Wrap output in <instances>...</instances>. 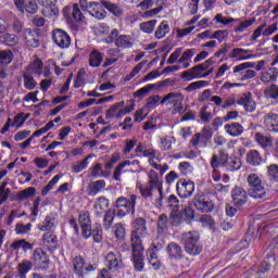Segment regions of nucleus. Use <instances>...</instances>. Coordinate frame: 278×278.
<instances>
[{
  "label": "nucleus",
  "instance_id": "nucleus-1",
  "mask_svg": "<svg viewBox=\"0 0 278 278\" xmlns=\"http://www.w3.org/2000/svg\"><path fill=\"white\" fill-rule=\"evenodd\" d=\"M169 210V218L172 225L179 227L184 220L190 223L194 220V211L190 206L179 203V199L175 194H170L165 201Z\"/></svg>",
  "mask_w": 278,
  "mask_h": 278
},
{
  "label": "nucleus",
  "instance_id": "nucleus-2",
  "mask_svg": "<svg viewBox=\"0 0 278 278\" xmlns=\"http://www.w3.org/2000/svg\"><path fill=\"white\" fill-rule=\"evenodd\" d=\"M138 197L131 194L129 198L119 197L113 204L115 214L118 218H125L127 214H136V203Z\"/></svg>",
  "mask_w": 278,
  "mask_h": 278
},
{
  "label": "nucleus",
  "instance_id": "nucleus-3",
  "mask_svg": "<svg viewBox=\"0 0 278 278\" xmlns=\"http://www.w3.org/2000/svg\"><path fill=\"white\" fill-rule=\"evenodd\" d=\"M248 68H255V63L244 62L239 65H236L232 72L227 74V77L232 81H247V79H253L257 72Z\"/></svg>",
  "mask_w": 278,
  "mask_h": 278
},
{
  "label": "nucleus",
  "instance_id": "nucleus-4",
  "mask_svg": "<svg viewBox=\"0 0 278 278\" xmlns=\"http://www.w3.org/2000/svg\"><path fill=\"white\" fill-rule=\"evenodd\" d=\"M162 179H160V174L155 169H150L148 173V184L147 186H139V192L147 201L153 199L154 190H162Z\"/></svg>",
  "mask_w": 278,
  "mask_h": 278
},
{
  "label": "nucleus",
  "instance_id": "nucleus-5",
  "mask_svg": "<svg viewBox=\"0 0 278 278\" xmlns=\"http://www.w3.org/2000/svg\"><path fill=\"white\" fill-rule=\"evenodd\" d=\"M199 240H201V236L198 231H188L181 235L180 242L184 244L186 253L199 255L203 251Z\"/></svg>",
  "mask_w": 278,
  "mask_h": 278
},
{
  "label": "nucleus",
  "instance_id": "nucleus-6",
  "mask_svg": "<svg viewBox=\"0 0 278 278\" xmlns=\"http://www.w3.org/2000/svg\"><path fill=\"white\" fill-rule=\"evenodd\" d=\"M149 237V229L147 228V220L138 217L132 222V230L130 233L131 247H142V240Z\"/></svg>",
  "mask_w": 278,
  "mask_h": 278
},
{
  "label": "nucleus",
  "instance_id": "nucleus-7",
  "mask_svg": "<svg viewBox=\"0 0 278 278\" xmlns=\"http://www.w3.org/2000/svg\"><path fill=\"white\" fill-rule=\"evenodd\" d=\"M63 16L64 18H66V22L68 23L73 31H77V29H79V26L84 23V20L86 18L84 16V13H81V10L79 9V4L77 3L73 4V7H64Z\"/></svg>",
  "mask_w": 278,
  "mask_h": 278
},
{
  "label": "nucleus",
  "instance_id": "nucleus-8",
  "mask_svg": "<svg viewBox=\"0 0 278 278\" xmlns=\"http://www.w3.org/2000/svg\"><path fill=\"white\" fill-rule=\"evenodd\" d=\"M248 185L250 187L248 191L249 197L256 201L266 199V188H264V182H262V178L257 174H250L248 176Z\"/></svg>",
  "mask_w": 278,
  "mask_h": 278
},
{
  "label": "nucleus",
  "instance_id": "nucleus-9",
  "mask_svg": "<svg viewBox=\"0 0 278 278\" xmlns=\"http://www.w3.org/2000/svg\"><path fill=\"white\" fill-rule=\"evenodd\" d=\"M243 105L245 112H255V101L251 93H242L240 96L231 97L225 100L222 105L223 110H227V108H231V105Z\"/></svg>",
  "mask_w": 278,
  "mask_h": 278
},
{
  "label": "nucleus",
  "instance_id": "nucleus-10",
  "mask_svg": "<svg viewBox=\"0 0 278 278\" xmlns=\"http://www.w3.org/2000/svg\"><path fill=\"white\" fill-rule=\"evenodd\" d=\"M103 42L106 45H112L114 42L115 47H118L119 49H131V47H134V37L129 35H121L118 29L114 28Z\"/></svg>",
  "mask_w": 278,
  "mask_h": 278
},
{
  "label": "nucleus",
  "instance_id": "nucleus-11",
  "mask_svg": "<svg viewBox=\"0 0 278 278\" xmlns=\"http://www.w3.org/2000/svg\"><path fill=\"white\" fill-rule=\"evenodd\" d=\"M197 55V49L191 48L187 49L184 52V48H176V50L169 55L167 60V64H184V62H190L191 58H194Z\"/></svg>",
  "mask_w": 278,
  "mask_h": 278
},
{
  "label": "nucleus",
  "instance_id": "nucleus-12",
  "mask_svg": "<svg viewBox=\"0 0 278 278\" xmlns=\"http://www.w3.org/2000/svg\"><path fill=\"white\" fill-rule=\"evenodd\" d=\"M184 99L186 97L181 92H169L161 100V105H173L175 112H184Z\"/></svg>",
  "mask_w": 278,
  "mask_h": 278
},
{
  "label": "nucleus",
  "instance_id": "nucleus-13",
  "mask_svg": "<svg viewBox=\"0 0 278 278\" xmlns=\"http://www.w3.org/2000/svg\"><path fill=\"white\" fill-rule=\"evenodd\" d=\"M37 3L41 5V14L45 18H58V15L60 14L58 0H37Z\"/></svg>",
  "mask_w": 278,
  "mask_h": 278
},
{
  "label": "nucleus",
  "instance_id": "nucleus-14",
  "mask_svg": "<svg viewBox=\"0 0 278 278\" xmlns=\"http://www.w3.org/2000/svg\"><path fill=\"white\" fill-rule=\"evenodd\" d=\"M176 191L180 199H190L194 194V181L188 179L178 180Z\"/></svg>",
  "mask_w": 278,
  "mask_h": 278
},
{
  "label": "nucleus",
  "instance_id": "nucleus-15",
  "mask_svg": "<svg viewBox=\"0 0 278 278\" xmlns=\"http://www.w3.org/2000/svg\"><path fill=\"white\" fill-rule=\"evenodd\" d=\"M132 247V257L131 262L134 268L137 273H142L144 270V247L143 245H131Z\"/></svg>",
  "mask_w": 278,
  "mask_h": 278
},
{
  "label": "nucleus",
  "instance_id": "nucleus-16",
  "mask_svg": "<svg viewBox=\"0 0 278 278\" xmlns=\"http://www.w3.org/2000/svg\"><path fill=\"white\" fill-rule=\"evenodd\" d=\"M22 39L29 49H38V47H40V35L31 28L23 29Z\"/></svg>",
  "mask_w": 278,
  "mask_h": 278
},
{
  "label": "nucleus",
  "instance_id": "nucleus-17",
  "mask_svg": "<svg viewBox=\"0 0 278 278\" xmlns=\"http://www.w3.org/2000/svg\"><path fill=\"white\" fill-rule=\"evenodd\" d=\"M52 40L60 49H68L71 47V36L64 29L55 28L52 31Z\"/></svg>",
  "mask_w": 278,
  "mask_h": 278
},
{
  "label": "nucleus",
  "instance_id": "nucleus-18",
  "mask_svg": "<svg viewBox=\"0 0 278 278\" xmlns=\"http://www.w3.org/2000/svg\"><path fill=\"white\" fill-rule=\"evenodd\" d=\"M193 205L199 212H203L204 214H210V212H214V202L211 200H205V197L201 194H197L193 198Z\"/></svg>",
  "mask_w": 278,
  "mask_h": 278
},
{
  "label": "nucleus",
  "instance_id": "nucleus-19",
  "mask_svg": "<svg viewBox=\"0 0 278 278\" xmlns=\"http://www.w3.org/2000/svg\"><path fill=\"white\" fill-rule=\"evenodd\" d=\"M78 223L81 228L83 238H90V236H92V224L90 222V215L86 212H80Z\"/></svg>",
  "mask_w": 278,
  "mask_h": 278
},
{
  "label": "nucleus",
  "instance_id": "nucleus-20",
  "mask_svg": "<svg viewBox=\"0 0 278 278\" xmlns=\"http://www.w3.org/2000/svg\"><path fill=\"white\" fill-rule=\"evenodd\" d=\"M231 197L235 207H242L249 201V195L242 187H235L231 191Z\"/></svg>",
  "mask_w": 278,
  "mask_h": 278
},
{
  "label": "nucleus",
  "instance_id": "nucleus-21",
  "mask_svg": "<svg viewBox=\"0 0 278 278\" xmlns=\"http://www.w3.org/2000/svg\"><path fill=\"white\" fill-rule=\"evenodd\" d=\"M249 53H253V50L233 48L229 52L228 58H230V60H238L239 62H242L244 60H252V58H255V54H249Z\"/></svg>",
  "mask_w": 278,
  "mask_h": 278
},
{
  "label": "nucleus",
  "instance_id": "nucleus-22",
  "mask_svg": "<svg viewBox=\"0 0 278 278\" xmlns=\"http://www.w3.org/2000/svg\"><path fill=\"white\" fill-rule=\"evenodd\" d=\"M169 260L178 262L184 257V249L176 242H170L166 248Z\"/></svg>",
  "mask_w": 278,
  "mask_h": 278
},
{
  "label": "nucleus",
  "instance_id": "nucleus-23",
  "mask_svg": "<svg viewBox=\"0 0 278 278\" xmlns=\"http://www.w3.org/2000/svg\"><path fill=\"white\" fill-rule=\"evenodd\" d=\"M58 227V214L50 213L38 227L39 231H53Z\"/></svg>",
  "mask_w": 278,
  "mask_h": 278
},
{
  "label": "nucleus",
  "instance_id": "nucleus-24",
  "mask_svg": "<svg viewBox=\"0 0 278 278\" xmlns=\"http://www.w3.org/2000/svg\"><path fill=\"white\" fill-rule=\"evenodd\" d=\"M123 258H121V254L109 252L105 256V265L109 268V270H118V268H121Z\"/></svg>",
  "mask_w": 278,
  "mask_h": 278
},
{
  "label": "nucleus",
  "instance_id": "nucleus-25",
  "mask_svg": "<svg viewBox=\"0 0 278 278\" xmlns=\"http://www.w3.org/2000/svg\"><path fill=\"white\" fill-rule=\"evenodd\" d=\"M89 14L98 21H103L108 16V12L103 10V4L99 2H89Z\"/></svg>",
  "mask_w": 278,
  "mask_h": 278
},
{
  "label": "nucleus",
  "instance_id": "nucleus-26",
  "mask_svg": "<svg viewBox=\"0 0 278 278\" xmlns=\"http://www.w3.org/2000/svg\"><path fill=\"white\" fill-rule=\"evenodd\" d=\"M264 127L267 131L278 134V114L267 113L264 118Z\"/></svg>",
  "mask_w": 278,
  "mask_h": 278
},
{
  "label": "nucleus",
  "instance_id": "nucleus-27",
  "mask_svg": "<svg viewBox=\"0 0 278 278\" xmlns=\"http://www.w3.org/2000/svg\"><path fill=\"white\" fill-rule=\"evenodd\" d=\"M123 108H125V101L113 104L106 112V118H123L125 116Z\"/></svg>",
  "mask_w": 278,
  "mask_h": 278
},
{
  "label": "nucleus",
  "instance_id": "nucleus-28",
  "mask_svg": "<svg viewBox=\"0 0 278 278\" xmlns=\"http://www.w3.org/2000/svg\"><path fill=\"white\" fill-rule=\"evenodd\" d=\"M34 268V263L29 260H23L16 266V277L17 278H27V274Z\"/></svg>",
  "mask_w": 278,
  "mask_h": 278
},
{
  "label": "nucleus",
  "instance_id": "nucleus-29",
  "mask_svg": "<svg viewBox=\"0 0 278 278\" xmlns=\"http://www.w3.org/2000/svg\"><path fill=\"white\" fill-rule=\"evenodd\" d=\"M88 64L91 68H99L103 64V53L97 49H92L88 56Z\"/></svg>",
  "mask_w": 278,
  "mask_h": 278
},
{
  "label": "nucleus",
  "instance_id": "nucleus-30",
  "mask_svg": "<svg viewBox=\"0 0 278 278\" xmlns=\"http://www.w3.org/2000/svg\"><path fill=\"white\" fill-rule=\"evenodd\" d=\"M225 164H227V152L220 150L218 154H213L211 159L213 169L220 168V166L225 168Z\"/></svg>",
  "mask_w": 278,
  "mask_h": 278
},
{
  "label": "nucleus",
  "instance_id": "nucleus-31",
  "mask_svg": "<svg viewBox=\"0 0 278 278\" xmlns=\"http://www.w3.org/2000/svg\"><path fill=\"white\" fill-rule=\"evenodd\" d=\"M224 129L226 134L232 136V138H238V136H242V134H244V127L240 123L236 122L226 124Z\"/></svg>",
  "mask_w": 278,
  "mask_h": 278
},
{
  "label": "nucleus",
  "instance_id": "nucleus-32",
  "mask_svg": "<svg viewBox=\"0 0 278 278\" xmlns=\"http://www.w3.org/2000/svg\"><path fill=\"white\" fill-rule=\"evenodd\" d=\"M247 162L251 166H260L264 164V156H262L257 150H250L247 153Z\"/></svg>",
  "mask_w": 278,
  "mask_h": 278
},
{
  "label": "nucleus",
  "instance_id": "nucleus-33",
  "mask_svg": "<svg viewBox=\"0 0 278 278\" xmlns=\"http://www.w3.org/2000/svg\"><path fill=\"white\" fill-rule=\"evenodd\" d=\"M33 261L35 264H49V256L42 248H36L33 252Z\"/></svg>",
  "mask_w": 278,
  "mask_h": 278
},
{
  "label": "nucleus",
  "instance_id": "nucleus-34",
  "mask_svg": "<svg viewBox=\"0 0 278 278\" xmlns=\"http://www.w3.org/2000/svg\"><path fill=\"white\" fill-rule=\"evenodd\" d=\"M208 143L210 141L206 138L202 137L199 132L193 135L190 140V144L191 147H193V149H205Z\"/></svg>",
  "mask_w": 278,
  "mask_h": 278
},
{
  "label": "nucleus",
  "instance_id": "nucleus-35",
  "mask_svg": "<svg viewBox=\"0 0 278 278\" xmlns=\"http://www.w3.org/2000/svg\"><path fill=\"white\" fill-rule=\"evenodd\" d=\"M102 188H105V180H96L88 186V195L97 197L101 192Z\"/></svg>",
  "mask_w": 278,
  "mask_h": 278
},
{
  "label": "nucleus",
  "instance_id": "nucleus-36",
  "mask_svg": "<svg viewBox=\"0 0 278 278\" xmlns=\"http://www.w3.org/2000/svg\"><path fill=\"white\" fill-rule=\"evenodd\" d=\"M28 71L33 75H37V77H40L42 75V71H45V64L42 63V60L36 58L28 66Z\"/></svg>",
  "mask_w": 278,
  "mask_h": 278
},
{
  "label": "nucleus",
  "instance_id": "nucleus-37",
  "mask_svg": "<svg viewBox=\"0 0 278 278\" xmlns=\"http://www.w3.org/2000/svg\"><path fill=\"white\" fill-rule=\"evenodd\" d=\"M101 3L114 16H123V8L121 5L105 0H102Z\"/></svg>",
  "mask_w": 278,
  "mask_h": 278
},
{
  "label": "nucleus",
  "instance_id": "nucleus-38",
  "mask_svg": "<svg viewBox=\"0 0 278 278\" xmlns=\"http://www.w3.org/2000/svg\"><path fill=\"white\" fill-rule=\"evenodd\" d=\"M224 168L230 170L231 173H233V170H240V168H242V162H240V159L229 157V154H227V161Z\"/></svg>",
  "mask_w": 278,
  "mask_h": 278
},
{
  "label": "nucleus",
  "instance_id": "nucleus-39",
  "mask_svg": "<svg viewBox=\"0 0 278 278\" xmlns=\"http://www.w3.org/2000/svg\"><path fill=\"white\" fill-rule=\"evenodd\" d=\"M254 139L257 144L262 147V149H268V147H273V138L264 136L262 132H256Z\"/></svg>",
  "mask_w": 278,
  "mask_h": 278
},
{
  "label": "nucleus",
  "instance_id": "nucleus-40",
  "mask_svg": "<svg viewBox=\"0 0 278 278\" xmlns=\"http://www.w3.org/2000/svg\"><path fill=\"white\" fill-rule=\"evenodd\" d=\"M86 261L81 256H75L73 260L74 273L77 277H84V266Z\"/></svg>",
  "mask_w": 278,
  "mask_h": 278
},
{
  "label": "nucleus",
  "instance_id": "nucleus-41",
  "mask_svg": "<svg viewBox=\"0 0 278 278\" xmlns=\"http://www.w3.org/2000/svg\"><path fill=\"white\" fill-rule=\"evenodd\" d=\"M277 70L275 67H270L268 71L262 73L261 81L264 84H270V81L277 80Z\"/></svg>",
  "mask_w": 278,
  "mask_h": 278
},
{
  "label": "nucleus",
  "instance_id": "nucleus-42",
  "mask_svg": "<svg viewBox=\"0 0 278 278\" xmlns=\"http://www.w3.org/2000/svg\"><path fill=\"white\" fill-rule=\"evenodd\" d=\"M127 166H131V161L126 160L118 164V166L115 168V170L113 173V179L115 181H121V175L123 173H127V170H125V168H127Z\"/></svg>",
  "mask_w": 278,
  "mask_h": 278
},
{
  "label": "nucleus",
  "instance_id": "nucleus-43",
  "mask_svg": "<svg viewBox=\"0 0 278 278\" xmlns=\"http://www.w3.org/2000/svg\"><path fill=\"white\" fill-rule=\"evenodd\" d=\"M169 31L170 26L168 25V22L163 21L155 30V38H157V40H162V38H165L166 34H169Z\"/></svg>",
  "mask_w": 278,
  "mask_h": 278
},
{
  "label": "nucleus",
  "instance_id": "nucleus-44",
  "mask_svg": "<svg viewBox=\"0 0 278 278\" xmlns=\"http://www.w3.org/2000/svg\"><path fill=\"white\" fill-rule=\"evenodd\" d=\"M210 86V81L207 80H197L189 84L187 87L184 88L185 92H194L195 90H201V88H205Z\"/></svg>",
  "mask_w": 278,
  "mask_h": 278
},
{
  "label": "nucleus",
  "instance_id": "nucleus-45",
  "mask_svg": "<svg viewBox=\"0 0 278 278\" xmlns=\"http://www.w3.org/2000/svg\"><path fill=\"white\" fill-rule=\"evenodd\" d=\"M106 207H110V200L105 197L98 198L93 205V210H96L97 214H101Z\"/></svg>",
  "mask_w": 278,
  "mask_h": 278
},
{
  "label": "nucleus",
  "instance_id": "nucleus-46",
  "mask_svg": "<svg viewBox=\"0 0 278 278\" xmlns=\"http://www.w3.org/2000/svg\"><path fill=\"white\" fill-rule=\"evenodd\" d=\"M12 60H14V53L11 50H0V64L8 66L12 64Z\"/></svg>",
  "mask_w": 278,
  "mask_h": 278
},
{
  "label": "nucleus",
  "instance_id": "nucleus-47",
  "mask_svg": "<svg viewBox=\"0 0 278 278\" xmlns=\"http://www.w3.org/2000/svg\"><path fill=\"white\" fill-rule=\"evenodd\" d=\"M116 216V212L114 210H108L105 212L104 218H103V226L105 229H110L112 225H114V217Z\"/></svg>",
  "mask_w": 278,
  "mask_h": 278
},
{
  "label": "nucleus",
  "instance_id": "nucleus-48",
  "mask_svg": "<svg viewBox=\"0 0 278 278\" xmlns=\"http://www.w3.org/2000/svg\"><path fill=\"white\" fill-rule=\"evenodd\" d=\"M23 79L24 88H26V90H34V88L38 86V83L36 81V79H34V76H31L30 74L24 73Z\"/></svg>",
  "mask_w": 278,
  "mask_h": 278
},
{
  "label": "nucleus",
  "instance_id": "nucleus-49",
  "mask_svg": "<svg viewBox=\"0 0 278 278\" xmlns=\"http://www.w3.org/2000/svg\"><path fill=\"white\" fill-rule=\"evenodd\" d=\"M36 194V188L29 187L26 188L17 193V199L20 201H25L27 199H31Z\"/></svg>",
  "mask_w": 278,
  "mask_h": 278
},
{
  "label": "nucleus",
  "instance_id": "nucleus-50",
  "mask_svg": "<svg viewBox=\"0 0 278 278\" xmlns=\"http://www.w3.org/2000/svg\"><path fill=\"white\" fill-rule=\"evenodd\" d=\"M92 160V155L89 154L87 155L83 161H78L74 166V173H81V170H86V168H88V161Z\"/></svg>",
  "mask_w": 278,
  "mask_h": 278
},
{
  "label": "nucleus",
  "instance_id": "nucleus-51",
  "mask_svg": "<svg viewBox=\"0 0 278 278\" xmlns=\"http://www.w3.org/2000/svg\"><path fill=\"white\" fill-rule=\"evenodd\" d=\"M156 24H157V20L143 22V23L140 24V29L144 34H153V29H155Z\"/></svg>",
  "mask_w": 278,
  "mask_h": 278
},
{
  "label": "nucleus",
  "instance_id": "nucleus-52",
  "mask_svg": "<svg viewBox=\"0 0 278 278\" xmlns=\"http://www.w3.org/2000/svg\"><path fill=\"white\" fill-rule=\"evenodd\" d=\"M60 179H62V176L60 175H55L50 181L49 184L43 187V189L41 190V195L42 197H47V194H49V192H51V190H53V186H55V184H58V181H60Z\"/></svg>",
  "mask_w": 278,
  "mask_h": 278
},
{
  "label": "nucleus",
  "instance_id": "nucleus-53",
  "mask_svg": "<svg viewBox=\"0 0 278 278\" xmlns=\"http://www.w3.org/2000/svg\"><path fill=\"white\" fill-rule=\"evenodd\" d=\"M264 94L266 99H278V86L273 84L269 87L265 88Z\"/></svg>",
  "mask_w": 278,
  "mask_h": 278
},
{
  "label": "nucleus",
  "instance_id": "nucleus-54",
  "mask_svg": "<svg viewBox=\"0 0 278 278\" xmlns=\"http://www.w3.org/2000/svg\"><path fill=\"white\" fill-rule=\"evenodd\" d=\"M31 231V224L24 225L23 222H20L15 226V233L18 236H25V233H29Z\"/></svg>",
  "mask_w": 278,
  "mask_h": 278
},
{
  "label": "nucleus",
  "instance_id": "nucleus-55",
  "mask_svg": "<svg viewBox=\"0 0 278 278\" xmlns=\"http://www.w3.org/2000/svg\"><path fill=\"white\" fill-rule=\"evenodd\" d=\"M2 40L8 47H16L18 45V37L14 34H4Z\"/></svg>",
  "mask_w": 278,
  "mask_h": 278
},
{
  "label": "nucleus",
  "instance_id": "nucleus-56",
  "mask_svg": "<svg viewBox=\"0 0 278 278\" xmlns=\"http://www.w3.org/2000/svg\"><path fill=\"white\" fill-rule=\"evenodd\" d=\"M213 21L215 23L220 24V25H229L231 23H236V18L233 17H225L223 13H218L214 16Z\"/></svg>",
  "mask_w": 278,
  "mask_h": 278
},
{
  "label": "nucleus",
  "instance_id": "nucleus-57",
  "mask_svg": "<svg viewBox=\"0 0 278 278\" xmlns=\"http://www.w3.org/2000/svg\"><path fill=\"white\" fill-rule=\"evenodd\" d=\"M253 23H255V18L240 22L237 28L235 29L236 34H242V31H247L248 27H251Z\"/></svg>",
  "mask_w": 278,
  "mask_h": 278
},
{
  "label": "nucleus",
  "instance_id": "nucleus-58",
  "mask_svg": "<svg viewBox=\"0 0 278 278\" xmlns=\"http://www.w3.org/2000/svg\"><path fill=\"white\" fill-rule=\"evenodd\" d=\"M267 174L270 181L278 182V165L277 164H270L267 167Z\"/></svg>",
  "mask_w": 278,
  "mask_h": 278
},
{
  "label": "nucleus",
  "instance_id": "nucleus-59",
  "mask_svg": "<svg viewBox=\"0 0 278 278\" xmlns=\"http://www.w3.org/2000/svg\"><path fill=\"white\" fill-rule=\"evenodd\" d=\"M113 232L117 240H123V238H125V225L122 223L115 224L113 227Z\"/></svg>",
  "mask_w": 278,
  "mask_h": 278
},
{
  "label": "nucleus",
  "instance_id": "nucleus-60",
  "mask_svg": "<svg viewBox=\"0 0 278 278\" xmlns=\"http://www.w3.org/2000/svg\"><path fill=\"white\" fill-rule=\"evenodd\" d=\"M178 170H180L181 175H190L194 167L191 166L189 162H180L178 165Z\"/></svg>",
  "mask_w": 278,
  "mask_h": 278
},
{
  "label": "nucleus",
  "instance_id": "nucleus-61",
  "mask_svg": "<svg viewBox=\"0 0 278 278\" xmlns=\"http://www.w3.org/2000/svg\"><path fill=\"white\" fill-rule=\"evenodd\" d=\"M228 37L229 30H216L212 34L211 40H218L219 42H223V40H227Z\"/></svg>",
  "mask_w": 278,
  "mask_h": 278
},
{
  "label": "nucleus",
  "instance_id": "nucleus-62",
  "mask_svg": "<svg viewBox=\"0 0 278 278\" xmlns=\"http://www.w3.org/2000/svg\"><path fill=\"white\" fill-rule=\"evenodd\" d=\"M91 236L94 242H102L103 241V230L101 226L96 225V227L91 230Z\"/></svg>",
  "mask_w": 278,
  "mask_h": 278
},
{
  "label": "nucleus",
  "instance_id": "nucleus-63",
  "mask_svg": "<svg viewBox=\"0 0 278 278\" xmlns=\"http://www.w3.org/2000/svg\"><path fill=\"white\" fill-rule=\"evenodd\" d=\"M25 12L28 14H36L38 12V3L36 0H29L24 7Z\"/></svg>",
  "mask_w": 278,
  "mask_h": 278
},
{
  "label": "nucleus",
  "instance_id": "nucleus-64",
  "mask_svg": "<svg viewBox=\"0 0 278 278\" xmlns=\"http://www.w3.org/2000/svg\"><path fill=\"white\" fill-rule=\"evenodd\" d=\"M200 119L202 123H210L212 121V112H207V106L200 109Z\"/></svg>",
  "mask_w": 278,
  "mask_h": 278
}]
</instances>
